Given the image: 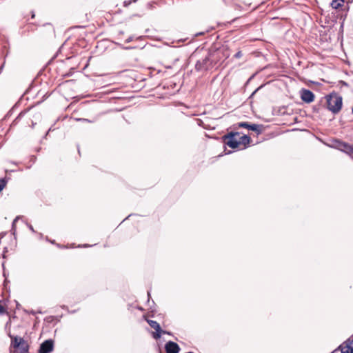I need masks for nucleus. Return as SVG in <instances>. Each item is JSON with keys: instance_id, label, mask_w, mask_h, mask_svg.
Wrapping results in <instances>:
<instances>
[{"instance_id": "f257e3e1", "label": "nucleus", "mask_w": 353, "mask_h": 353, "mask_svg": "<svg viewBox=\"0 0 353 353\" xmlns=\"http://www.w3.org/2000/svg\"><path fill=\"white\" fill-rule=\"evenodd\" d=\"M224 144L232 149L243 150L248 147L251 138L248 135H241L237 132H230L222 137Z\"/></svg>"}, {"instance_id": "f03ea898", "label": "nucleus", "mask_w": 353, "mask_h": 353, "mask_svg": "<svg viewBox=\"0 0 353 353\" xmlns=\"http://www.w3.org/2000/svg\"><path fill=\"white\" fill-rule=\"evenodd\" d=\"M11 339V353H29V345L23 338L8 334Z\"/></svg>"}, {"instance_id": "7ed1b4c3", "label": "nucleus", "mask_w": 353, "mask_h": 353, "mask_svg": "<svg viewBox=\"0 0 353 353\" xmlns=\"http://www.w3.org/2000/svg\"><path fill=\"white\" fill-rule=\"evenodd\" d=\"M327 103L330 111L337 113L342 107V98L336 94H332L327 97Z\"/></svg>"}, {"instance_id": "20e7f679", "label": "nucleus", "mask_w": 353, "mask_h": 353, "mask_svg": "<svg viewBox=\"0 0 353 353\" xmlns=\"http://www.w3.org/2000/svg\"><path fill=\"white\" fill-rule=\"evenodd\" d=\"M334 148L340 151L346 153L351 157H353V145L341 141L340 140H335Z\"/></svg>"}, {"instance_id": "39448f33", "label": "nucleus", "mask_w": 353, "mask_h": 353, "mask_svg": "<svg viewBox=\"0 0 353 353\" xmlns=\"http://www.w3.org/2000/svg\"><path fill=\"white\" fill-rule=\"evenodd\" d=\"M147 322L150 325V326L155 330L156 332H153L152 335L155 339H158L161 338V334H165V332L163 331L160 325L156 321L150 319H146Z\"/></svg>"}, {"instance_id": "423d86ee", "label": "nucleus", "mask_w": 353, "mask_h": 353, "mask_svg": "<svg viewBox=\"0 0 353 353\" xmlns=\"http://www.w3.org/2000/svg\"><path fill=\"white\" fill-rule=\"evenodd\" d=\"M54 343L52 340H46L41 344L39 353H50L53 350Z\"/></svg>"}, {"instance_id": "0eeeda50", "label": "nucleus", "mask_w": 353, "mask_h": 353, "mask_svg": "<svg viewBox=\"0 0 353 353\" xmlns=\"http://www.w3.org/2000/svg\"><path fill=\"white\" fill-rule=\"evenodd\" d=\"M39 32L44 37L52 36L54 34V28L51 23H46L42 26Z\"/></svg>"}, {"instance_id": "6e6552de", "label": "nucleus", "mask_w": 353, "mask_h": 353, "mask_svg": "<svg viewBox=\"0 0 353 353\" xmlns=\"http://www.w3.org/2000/svg\"><path fill=\"white\" fill-rule=\"evenodd\" d=\"M301 99L306 103H311L314 100V94L313 92L307 89H303L301 91Z\"/></svg>"}, {"instance_id": "1a4fd4ad", "label": "nucleus", "mask_w": 353, "mask_h": 353, "mask_svg": "<svg viewBox=\"0 0 353 353\" xmlns=\"http://www.w3.org/2000/svg\"><path fill=\"white\" fill-rule=\"evenodd\" d=\"M165 349L166 353H179L180 351L179 345L173 341H168L165 345Z\"/></svg>"}, {"instance_id": "9d476101", "label": "nucleus", "mask_w": 353, "mask_h": 353, "mask_svg": "<svg viewBox=\"0 0 353 353\" xmlns=\"http://www.w3.org/2000/svg\"><path fill=\"white\" fill-rule=\"evenodd\" d=\"M27 117L28 119H31L32 117H34V114L32 112V108L26 109L20 112L18 117L15 119L14 122L16 123H19L23 117Z\"/></svg>"}, {"instance_id": "9b49d317", "label": "nucleus", "mask_w": 353, "mask_h": 353, "mask_svg": "<svg viewBox=\"0 0 353 353\" xmlns=\"http://www.w3.org/2000/svg\"><path fill=\"white\" fill-rule=\"evenodd\" d=\"M339 349L341 353H353L352 347H350L348 343L345 341L339 347Z\"/></svg>"}, {"instance_id": "f8f14e48", "label": "nucleus", "mask_w": 353, "mask_h": 353, "mask_svg": "<svg viewBox=\"0 0 353 353\" xmlns=\"http://www.w3.org/2000/svg\"><path fill=\"white\" fill-rule=\"evenodd\" d=\"M249 130L254 131L257 133V134H259L263 132V126L262 125L258 124H250L249 126Z\"/></svg>"}, {"instance_id": "ddd939ff", "label": "nucleus", "mask_w": 353, "mask_h": 353, "mask_svg": "<svg viewBox=\"0 0 353 353\" xmlns=\"http://www.w3.org/2000/svg\"><path fill=\"white\" fill-rule=\"evenodd\" d=\"M344 0H332L331 6L334 9H338L343 6Z\"/></svg>"}, {"instance_id": "4468645a", "label": "nucleus", "mask_w": 353, "mask_h": 353, "mask_svg": "<svg viewBox=\"0 0 353 353\" xmlns=\"http://www.w3.org/2000/svg\"><path fill=\"white\" fill-rule=\"evenodd\" d=\"M210 61V57H206L204 59L202 60V62L201 61H199L196 63V67H198L199 65H202V67L204 68H208V61Z\"/></svg>"}, {"instance_id": "2eb2a0df", "label": "nucleus", "mask_w": 353, "mask_h": 353, "mask_svg": "<svg viewBox=\"0 0 353 353\" xmlns=\"http://www.w3.org/2000/svg\"><path fill=\"white\" fill-rule=\"evenodd\" d=\"M8 314L7 307L3 303V301H0V315Z\"/></svg>"}, {"instance_id": "dca6fc26", "label": "nucleus", "mask_w": 353, "mask_h": 353, "mask_svg": "<svg viewBox=\"0 0 353 353\" xmlns=\"http://www.w3.org/2000/svg\"><path fill=\"white\" fill-rule=\"evenodd\" d=\"M7 181L5 178L0 179V192L6 186Z\"/></svg>"}, {"instance_id": "f3484780", "label": "nucleus", "mask_w": 353, "mask_h": 353, "mask_svg": "<svg viewBox=\"0 0 353 353\" xmlns=\"http://www.w3.org/2000/svg\"><path fill=\"white\" fill-rule=\"evenodd\" d=\"M237 125H238V127H239V128H247L248 130H249V126L250 125V124L248 123V122H240V123H238Z\"/></svg>"}, {"instance_id": "a211bd4d", "label": "nucleus", "mask_w": 353, "mask_h": 353, "mask_svg": "<svg viewBox=\"0 0 353 353\" xmlns=\"http://www.w3.org/2000/svg\"><path fill=\"white\" fill-rule=\"evenodd\" d=\"M234 58L236 59H240L243 57V53L241 50L238 51L235 54H234Z\"/></svg>"}, {"instance_id": "6ab92c4d", "label": "nucleus", "mask_w": 353, "mask_h": 353, "mask_svg": "<svg viewBox=\"0 0 353 353\" xmlns=\"http://www.w3.org/2000/svg\"><path fill=\"white\" fill-rule=\"evenodd\" d=\"M137 0H130V1H124V6H128L132 2H136Z\"/></svg>"}, {"instance_id": "aec40b11", "label": "nucleus", "mask_w": 353, "mask_h": 353, "mask_svg": "<svg viewBox=\"0 0 353 353\" xmlns=\"http://www.w3.org/2000/svg\"><path fill=\"white\" fill-rule=\"evenodd\" d=\"M34 16H35V15H34V12H32V18H34Z\"/></svg>"}]
</instances>
